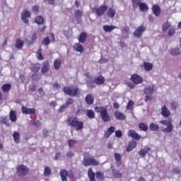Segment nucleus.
Instances as JSON below:
<instances>
[{"mask_svg":"<svg viewBox=\"0 0 181 181\" xmlns=\"http://www.w3.org/2000/svg\"><path fill=\"white\" fill-rule=\"evenodd\" d=\"M82 163L84 166H97L98 165V161L95 160L94 156H90L88 153H85Z\"/></svg>","mask_w":181,"mask_h":181,"instance_id":"f257e3e1","label":"nucleus"},{"mask_svg":"<svg viewBox=\"0 0 181 181\" xmlns=\"http://www.w3.org/2000/svg\"><path fill=\"white\" fill-rule=\"evenodd\" d=\"M67 124L76 129V131H80L83 129L84 123H83V122L78 121L77 117H69L67 119Z\"/></svg>","mask_w":181,"mask_h":181,"instance_id":"f03ea898","label":"nucleus"},{"mask_svg":"<svg viewBox=\"0 0 181 181\" xmlns=\"http://www.w3.org/2000/svg\"><path fill=\"white\" fill-rule=\"evenodd\" d=\"M95 111L100 114L103 122H108L111 120V117H110V115H108L107 107L103 106L95 107Z\"/></svg>","mask_w":181,"mask_h":181,"instance_id":"7ed1b4c3","label":"nucleus"},{"mask_svg":"<svg viewBox=\"0 0 181 181\" xmlns=\"http://www.w3.org/2000/svg\"><path fill=\"white\" fill-rule=\"evenodd\" d=\"M153 93H155V86L153 84L149 85L144 88V93L146 95L144 100L146 103L153 100V96L152 95Z\"/></svg>","mask_w":181,"mask_h":181,"instance_id":"20e7f679","label":"nucleus"},{"mask_svg":"<svg viewBox=\"0 0 181 181\" xmlns=\"http://www.w3.org/2000/svg\"><path fill=\"white\" fill-rule=\"evenodd\" d=\"M63 91L66 95H69V97H76L80 94V90L77 88L64 86Z\"/></svg>","mask_w":181,"mask_h":181,"instance_id":"39448f33","label":"nucleus"},{"mask_svg":"<svg viewBox=\"0 0 181 181\" xmlns=\"http://www.w3.org/2000/svg\"><path fill=\"white\" fill-rule=\"evenodd\" d=\"M107 9L108 7L107 6H101L99 8H93L92 11L93 13H96L97 16H103Z\"/></svg>","mask_w":181,"mask_h":181,"instance_id":"423d86ee","label":"nucleus"},{"mask_svg":"<svg viewBox=\"0 0 181 181\" xmlns=\"http://www.w3.org/2000/svg\"><path fill=\"white\" fill-rule=\"evenodd\" d=\"M29 173V170L28 169V167L21 165L18 167V174L20 176H26Z\"/></svg>","mask_w":181,"mask_h":181,"instance_id":"0eeeda50","label":"nucleus"},{"mask_svg":"<svg viewBox=\"0 0 181 181\" xmlns=\"http://www.w3.org/2000/svg\"><path fill=\"white\" fill-rule=\"evenodd\" d=\"M145 30H146V28H145V26L144 25H141L140 27H139L135 30L133 35L134 37H141V36L144 35V32Z\"/></svg>","mask_w":181,"mask_h":181,"instance_id":"6e6552de","label":"nucleus"},{"mask_svg":"<svg viewBox=\"0 0 181 181\" xmlns=\"http://www.w3.org/2000/svg\"><path fill=\"white\" fill-rule=\"evenodd\" d=\"M30 12H29L28 10H24L21 13V21L28 25V23H29V20L28 18H30Z\"/></svg>","mask_w":181,"mask_h":181,"instance_id":"1a4fd4ad","label":"nucleus"},{"mask_svg":"<svg viewBox=\"0 0 181 181\" xmlns=\"http://www.w3.org/2000/svg\"><path fill=\"white\" fill-rule=\"evenodd\" d=\"M21 110L23 114H25V115H32L33 114H36V109L34 107L28 108L25 106H22Z\"/></svg>","mask_w":181,"mask_h":181,"instance_id":"9d476101","label":"nucleus"},{"mask_svg":"<svg viewBox=\"0 0 181 181\" xmlns=\"http://www.w3.org/2000/svg\"><path fill=\"white\" fill-rule=\"evenodd\" d=\"M131 81L134 83V84H141L144 83V79L142 77L136 74H134L131 76Z\"/></svg>","mask_w":181,"mask_h":181,"instance_id":"9b49d317","label":"nucleus"},{"mask_svg":"<svg viewBox=\"0 0 181 181\" xmlns=\"http://www.w3.org/2000/svg\"><path fill=\"white\" fill-rule=\"evenodd\" d=\"M127 136L133 138V139H136V141H139V139H141V138H142V136L138 134V133H136V132H135L134 130H129L127 133Z\"/></svg>","mask_w":181,"mask_h":181,"instance_id":"f8f14e48","label":"nucleus"},{"mask_svg":"<svg viewBox=\"0 0 181 181\" xmlns=\"http://www.w3.org/2000/svg\"><path fill=\"white\" fill-rule=\"evenodd\" d=\"M150 151H151V147L148 146H144L141 150L139 151V155L141 156V158H145L148 152H149Z\"/></svg>","mask_w":181,"mask_h":181,"instance_id":"ddd939ff","label":"nucleus"},{"mask_svg":"<svg viewBox=\"0 0 181 181\" xmlns=\"http://www.w3.org/2000/svg\"><path fill=\"white\" fill-rule=\"evenodd\" d=\"M114 117L116 119H118L119 121H124V119L127 118L124 113L119 111L115 112Z\"/></svg>","mask_w":181,"mask_h":181,"instance_id":"4468645a","label":"nucleus"},{"mask_svg":"<svg viewBox=\"0 0 181 181\" xmlns=\"http://www.w3.org/2000/svg\"><path fill=\"white\" fill-rule=\"evenodd\" d=\"M59 175L62 181H67V177H69V173L66 170L63 169L60 170Z\"/></svg>","mask_w":181,"mask_h":181,"instance_id":"2eb2a0df","label":"nucleus"},{"mask_svg":"<svg viewBox=\"0 0 181 181\" xmlns=\"http://www.w3.org/2000/svg\"><path fill=\"white\" fill-rule=\"evenodd\" d=\"M161 115H163V117H165V118L169 117V115H170V110H169V109H168L166 106H163L161 108Z\"/></svg>","mask_w":181,"mask_h":181,"instance_id":"dca6fc26","label":"nucleus"},{"mask_svg":"<svg viewBox=\"0 0 181 181\" xmlns=\"http://www.w3.org/2000/svg\"><path fill=\"white\" fill-rule=\"evenodd\" d=\"M115 159L116 160V165L118 168H119V166H121L122 162V158H121V154L118 153H115Z\"/></svg>","mask_w":181,"mask_h":181,"instance_id":"f3484780","label":"nucleus"},{"mask_svg":"<svg viewBox=\"0 0 181 181\" xmlns=\"http://www.w3.org/2000/svg\"><path fill=\"white\" fill-rule=\"evenodd\" d=\"M86 109L81 106H79L77 107L76 110V115H78V117H83V115H86Z\"/></svg>","mask_w":181,"mask_h":181,"instance_id":"a211bd4d","label":"nucleus"},{"mask_svg":"<svg viewBox=\"0 0 181 181\" xmlns=\"http://www.w3.org/2000/svg\"><path fill=\"white\" fill-rule=\"evenodd\" d=\"M95 83L98 86H101L105 83V78L103 76H99L96 78H95Z\"/></svg>","mask_w":181,"mask_h":181,"instance_id":"6ab92c4d","label":"nucleus"},{"mask_svg":"<svg viewBox=\"0 0 181 181\" xmlns=\"http://www.w3.org/2000/svg\"><path fill=\"white\" fill-rule=\"evenodd\" d=\"M74 16L76 21L80 23L81 22V17L83 16V12L80 10H76L74 13Z\"/></svg>","mask_w":181,"mask_h":181,"instance_id":"aec40b11","label":"nucleus"},{"mask_svg":"<svg viewBox=\"0 0 181 181\" xmlns=\"http://www.w3.org/2000/svg\"><path fill=\"white\" fill-rule=\"evenodd\" d=\"M74 101V100L73 99H71V98H68V99L66 100V105H64L61 106V107L59 108V112H63V109H64V108H67V107H69V105L73 104Z\"/></svg>","mask_w":181,"mask_h":181,"instance_id":"412c9836","label":"nucleus"},{"mask_svg":"<svg viewBox=\"0 0 181 181\" xmlns=\"http://www.w3.org/2000/svg\"><path fill=\"white\" fill-rule=\"evenodd\" d=\"M28 124L29 125H33L36 128H40V127H42V122L39 120H35V119L30 120Z\"/></svg>","mask_w":181,"mask_h":181,"instance_id":"4be33fe9","label":"nucleus"},{"mask_svg":"<svg viewBox=\"0 0 181 181\" xmlns=\"http://www.w3.org/2000/svg\"><path fill=\"white\" fill-rule=\"evenodd\" d=\"M74 49L79 53H84V47L79 43H76L74 45Z\"/></svg>","mask_w":181,"mask_h":181,"instance_id":"5701e85b","label":"nucleus"},{"mask_svg":"<svg viewBox=\"0 0 181 181\" xmlns=\"http://www.w3.org/2000/svg\"><path fill=\"white\" fill-rule=\"evenodd\" d=\"M88 177L90 181H95V173L93 172V170L91 168L88 169Z\"/></svg>","mask_w":181,"mask_h":181,"instance_id":"b1692460","label":"nucleus"},{"mask_svg":"<svg viewBox=\"0 0 181 181\" xmlns=\"http://www.w3.org/2000/svg\"><path fill=\"white\" fill-rule=\"evenodd\" d=\"M85 100L88 105H93L94 104V98L91 95H87Z\"/></svg>","mask_w":181,"mask_h":181,"instance_id":"393cba45","label":"nucleus"},{"mask_svg":"<svg viewBox=\"0 0 181 181\" xmlns=\"http://www.w3.org/2000/svg\"><path fill=\"white\" fill-rule=\"evenodd\" d=\"M115 132V127H110L107 129V132L105 133V136L106 138H110V135L112 134H114Z\"/></svg>","mask_w":181,"mask_h":181,"instance_id":"a878e982","label":"nucleus"},{"mask_svg":"<svg viewBox=\"0 0 181 181\" xmlns=\"http://www.w3.org/2000/svg\"><path fill=\"white\" fill-rule=\"evenodd\" d=\"M112 174L115 179H119V177H122V174L114 168L112 170Z\"/></svg>","mask_w":181,"mask_h":181,"instance_id":"bb28decb","label":"nucleus"},{"mask_svg":"<svg viewBox=\"0 0 181 181\" xmlns=\"http://www.w3.org/2000/svg\"><path fill=\"white\" fill-rule=\"evenodd\" d=\"M47 71H49V62L45 61L42 64L41 73H43L45 74V73H47Z\"/></svg>","mask_w":181,"mask_h":181,"instance_id":"cd10ccee","label":"nucleus"},{"mask_svg":"<svg viewBox=\"0 0 181 181\" xmlns=\"http://www.w3.org/2000/svg\"><path fill=\"white\" fill-rule=\"evenodd\" d=\"M143 66L144 67V70L146 71H151L153 69V65L149 62H144L143 64Z\"/></svg>","mask_w":181,"mask_h":181,"instance_id":"c85d7f7f","label":"nucleus"},{"mask_svg":"<svg viewBox=\"0 0 181 181\" xmlns=\"http://www.w3.org/2000/svg\"><path fill=\"white\" fill-rule=\"evenodd\" d=\"M9 118H10V121H11V122H16V113L15 112V111L13 110H11L9 112Z\"/></svg>","mask_w":181,"mask_h":181,"instance_id":"c756f323","label":"nucleus"},{"mask_svg":"<svg viewBox=\"0 0 181 181\" xmlns=\"http://www.w3.org/2000/svg\"><path fill=\"white\" fill-rule=\"evenodd\" d=\"M86 115L89 119H94V118H95V113H94V110H87Z\"/></svg>","mask_w":181,"mask_h":181,"instance_id":"7c9ffc66","label":"nucleus"},{"mask_svg":"<svg viewBox=\"0 0 181 181\" xmlns=\"http://www.w3.org/2000/svg\"><path fill=\"white\" fill-rule=\"evenodd\" d=\"M62 66V59L60 58L56 59L54 62V68L55 70H59Z\"/></svg>","mask_w":181,"mask_h":181,"instance_id":"2f4dec72","label":"nucleus"},{"mask_svg":"<svg viewBox=\"0 0 181 181\" xmlns=\"http://www.w3.org/2000/svg\"><path fill=\"white\" fill-rule=\"evenodd\" d=\"M153 12L156 16L160 15V8L158 5L153 6Z\"/></svg>","mask_w":181,"mask_h":181,"instance_id":"473e14b6","label":"nucleus"},{"mask_svg":"<svg viewBox=\"0 0 181 181\" xmlns=\"http://www.w3.org/2000/svg\"><path fill=\"white\" fill-rule=\"evenodd\" d=\"M103 30L105 32H112L114 29H117V27L115 25H103Z\"/></svg>","mask_w":181,"mask_h":181,"instance_id":"72a5a7b5","label":"nucleus"},{"mask_svg":"<svg viewBox=\"0 0 181 181\" xmlns=\"http://www.w3.org/2000/svg\"><path fill=\"white\" fill-rule=\"evenodd\" d=\"M136 146V142L135 141H130L129 145L127 147V152H131L132 149H134Z\"/></svg>","mask_w":181,"mask_h":181,"instance_id":"f704fd0d","label":"nucleus"},{"mask_svg":"<svg viewBox=\"0 0 181 181\" xmlns=\"http://www.w3.org/2000/svg\"><path fill=\"white\" fill-rule=\"evenodd\" d=\"M139 8V11H141V12H148V10L149 9V8L148 7V5H146V4L142 3V2H141V4H140Z\"/></svg>","mask_w":181,"mask_h":181,"instance_id":"c9c22d12","label":"nucleus"},{"mask_svg":"<svg viewBox=\"0 0 181 181\" xmlns=\"http://www.w3.org/2000/svg\"><path fill=\"white\" fill-rule=\"evenodd\" d=\"M106 15H107L108 18H114L115 16V10L110 8L106 12Z\"/></svg>","mask_w":181,"mask_h":181,"instance_id":"e433bc0d","label":"nucleus"},{"mask_svg":"<svg viewBox=\"0 0 181 181\" xmlns=\"http://www.w3.org/2000/svg\"><path fill=\"white\" fill-rule=\"evenodd\" d=\"M142 2L141 1V0H132V5L134 9H137L138 8H139Z\"/></svg>","mask_w":181,"mask_h":181,"instance_id":"4c0bfd02","label":"nucleus"},{"mask_svg":"<svg viewBox=\"0 0 181 181\" xmlns=\"http://www.w3.org/2000/svg\"><path fill=\"white\" fill-rule=\"evenodd\" d=\"M86 39H87V33H81L78 39V41L80 42V43H84V42H86Z\"/></svg>","mask_w":181,"mask_h":181,"instance_id":"58836bf2","label":"nucleus"},{"mask_svg":"<svg viewBox=\"0 0 181 181\" xmlns=\"http://www.w3.org/2000/svg\"><path fill=\"white\" fill-rule=\"evenodd\" d=\"M11 88H12V86L9 83L4 84L1 87V89L3 90V91H4V93H8V91H9Z\"/></svg>","mask_w":181,"mask_h":181,"instance_id":"ea45409f","label":"nucleus"},{"mask_svg":"<svg viewBox=\"0 0 181 181\" xmlns=\"http://www.w3.org/2000/svg\"><path fill=\"white\" fill-rule=\"evenodd\" d=\"M173 128H174V126L171 123L167 126V128L163 129V132L170 133L172 132V131H173Z\"/></svg>","mask_w":181,"mask_h":181,"instance_id":"a19ab883","label":"nucleus"},{"mask_svg":"<svg viewBox=\"0 0 181 181\" xmlns=\"http://www.w3.org/2000/svg\"><path fill=\"white\" fill-rule=\"evenodd\" d=\"M43 21H44V18H43V17L42 16H38L35 19V22L37 25H42Z\"/></svg>","mask_w":181,"mask_h":181,"instance_id":"79ce46f5","label":"nucleus"},{"mask_svg":"<svg viewBox=\"0 0 181 181\" xmlns=\"http://www.w3.org/2000/svg\"><path fill=\"white\" fill-rule=\"evenodd\" d=\"M13 137L16 144H19V140L21 139V136L19 135V133L17 132H13Z\"/></svg>","mask_w":181,"mask_h":181,"instance_id":"37998d69","label":"nucleus"},{"mask_svg":"<svg viewBox=\"0 0 181 181\" xmlns=\"http://www.w3.org/2000/svg\"><path fill=\"white\" fill-rule=\"evenodd\" d=\"M170 28V23L169 21L163 23L162 25V29L163 32H166V30H168V29H169Z\"/></svg>","mask_w":181,"mask_h":181,"instance_id":"c03bdc74","label":"nucleus"},{"mask_svg":"<svg viewBox=\"0 0 181 181\" xmlns=\"http://www.w3.org/2000/svg\"><path fill=\"white\" fill-rule=\"evenodd\" d=\"M16 47L17 49H22L23 47V41L21 39L16 40Z\"/></svg>","mask_w":181,"mask_h":181,"instance_id":"a18cd8bd","label":"nucleus"},{"mask_svg":"<svg viewBox=\"0 0 181 181\" xmlns=\"http://www.w3.org/2000/svg\"><path fill=\"white\" fill-rule=\"evenodd\" d=\"M150 131L156 132L159 129V126L156 124L155 123H151L149 126Z\"/></svg>","mask_w":181,"mask_h":181,"instance_id":"49530a36","label":"nucleus"},{"mask_svg":"<svg viewBox=\"0 0 181 181\" xmlns=\"http://www.w3.org/2000/svg\"><path fill=\"white\" fill-rule=\"evenodd\" d=\"M78 142L77 141L74 140V139H69L68 141V145L69 146V148H74V146H76V145H77Z\"/></svg>","mask_w":181,"mask_h":181,"instance_id":"de8ad7c7","label":"nucleus"},{"mask_svg":"<svg viewBox=\"0 0 181 181\" xmlns=\"http://www.w3.org/2000/svg\"><path fill=\"white\" fill-rule=\"evenodd\" d=\"M139 127L141 129V131H144V132H146L148 131V124L145 123H140L139 124Z\"/></svg>","mask_w":181,"mask_h":181,"instance_id":"09e8293b","label":"nucleus"},{"mask_svg":"<svg viewBox=\"0 0 181 181\" xmlns=\"http://www.w3.org/2000/svg\"><path fill=\"white\" fill-rule=\"evenodd\" d=\"M41 43L44 46H49V45H50V39L49 38V37H46L42 39V41Z\"/></svg>","mask_w":181,"mask_h":181,"instance_id":"8fccbe9b","label":"nucleus"},{"mask_svg":"<svg viewBox=\"0 0 181 181\" xmlns=\"http://www.w3.org/2000/svg\"><path fill=\"white\" fill-rule=\"evenodd\" d=\"M36 57L38 60H43L45 58L42 55V48H40L36 53Z\"/></svg>","mask_w":181,"mask_h":181,"instance_id":"3c124183","label":"nucleus"},{"mask_svg":"<svg viewBox=\"0 0 181 181\" xmlns=\"http://www.w3.org/2000/svg\"><path fill=\"white\" fill-rule=\"evenodd\" d=\"M170 53L173 56H177V54H180V49L179 48L171 49Z\"/></svg>","mask_w":181,"mask_h":181,"instance_id":"603ef678","label":"nucleus"},{"mask_svg":"<svg viewBox=\"0 0 181 181\" xmlns=\"http://www.w3.org/2000/svg\"><path fill=\"white\" fill-rule=\"evenodd\" d=\"M96 179L98 180H104V173L98 171L96 173Z\"/></svg>","mask_w":181,"mask_h":181,"instance_id":"864d4df0","label":"nucleus"},{"mask_svg":"<svg viewBox=\"0 0 181 181\" xmlns=\"http://www.w3.org/2000/svg\"><path fill=\"white\" fill-rule=\"evenodd\" d=\"M36 39H37V35L33 34V35L31 36V42H28V45H33V43H35Z\"/></svg>","mask_w":181,"mask_h":181,"instance_id":"5fc2aeb1","label":"nucleus"},{"mask_svg":"<svg viewBox=\"0 0 181 181\" xmlns=\"http://www.w3.org/2000/svg\"><path fill=\"white\" fill-rule=\"evenodd\" d=\"M44 174L45 175V176H50V175L52 174V170L50 169V168L45 167Z\"/></svg>","mask_w":181,"mask_h":181,"instance_id":"6e6d98bb","label":"nucleus"},{"mask_svg":"<svg viewBox=\"0 0 181 181\" xmlns=\"http://www.w3.org/2000/svg\"><path fill=\"white\" fill-rule=\"evenodd\" d=\"M176 33V29L175 28H171L168 30V36H173Z\"/></svg>","mask_w":181,"mask_h":181,"instance_id":"4d7b16f0","label":"nucleus"},{"mask_svg":"<svg viewBox=\"0 0 181 181\" xmlns=\"http://www.w3.org/2000/svg\"><path fill=\"white\" fill-rule=\"evenodd\" d=\"M52 87L54 90H60V88H61L60 84H59V83L57 82H54L52 83Z\"/></svg>","mask_w":181,"mask_h":181,"instance_id":"13d9d810","label":"nucleus"},{"mask_svg":"<svg viewBox=\"0 0 181 181\" xmlns=\"http://www.w3.org/2000/svg\"><path fill=\"white\" fill-rule=\"evenodd\" d=\"M133 107H134V101L129 100L127 106V110H132Z\"/></svg>","mask_w":181,"mask_h":181,"instance_id":"bf43d9fd","label":"nucleus"},{"mask_svg":"<svg viewBox=\"0 0 181 181\" xmlns=\"http://www.w3.org/2000/svg\"><path fill=\"white\" fill-rule=\"evenodd\" d=\"M160 124H162V125H166L167 127L172 124V122L168 121V120H161L160 121Z\"/></svg>","mask_w":181,"mask_h":181,"instance_id":"052dcab7","label":"nucleus"},{"mask_svg":"<svg viewBox=\"0 0 181 181\" xmlns=\"http://www.w3.org/2000/svg\"><path fill=\"white\" fill-rule=\"evenodd\" d=\"M1 122H2V124H4V125L9 126V124L8 123V122H9V119H8L7 117L1 118Z\"/></svg>","mask_w":181,"mask_h":181,"instance_id":"680f3d73","label":"nucleus"},{"mask_svg":"<svg viewBox=\"0 0 181 181\" xmlns=\"http://www.w3.org/2000/svg\"><path fill=\"white\" fill-rule=\"evenodd\" d=\"M86 86H88V87H90V88H94V84L93 83V81H91V80H90V81H86Z\"/></svg>","mask_w":181,"mask_h":181,"instance_id":"e2e57ef3","label":"nucleus"},{"mask_svg":"<svg viewBox=\"0 0 181 181\" xmlns=\"http://www.w3.org/2000/svg\"><path fill=\"white\" fill-rule=\"evenodd\" d=\"M29 90L32 91V93H35L36 91V86L35 85H30Z\"/></svg>","mask_w":181,"mask_h":181,"instance_id":"0e129e2a","label":"nucleus"},{"mask_svg":"<svg viewBox=\"0 0 181 181\" xmlns=\"http://www.w3.org/2000/svg\"><path fill=\"white\" fill-rule=\"evenodd\" d=\"M170 105L171 110H176L177 107V104L176 103H171Z\"/></svg>","mask_w":181,"mask_h":181,"instance_id":"69168bd1","label":"nucleus"},{"mask_svg":"<svg viewBox=\"0 0 181 181\" xmlns=\"http://www.w3.org/2000/svg\"><path fill=\"white\" fill-rule=\"evenodd\" d=\"M115 135H116L117 138H121V136H122V132L117 131L115 132Z\"/></svg>","mask_w":181,"mask_h":181,"instance_id":"338daca9","label":"nucleus"},{"mask_svg":"<svg viewBox=\"0 0 181 181\" xmlns=\"http://www.w3.org/2000/svg\"><path fill=\"white\" fill-rule=\"evenodd\" d=\"M73 156H74V153H73L71 151H69L66 153L67 158H73Z\"/></svg>","mask_w":181,"mask_h":181,"instance_id":"774afa93","label":"nucleus"}]
</instances>
